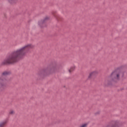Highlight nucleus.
<instances>
[{"mask_svg":"<svg viewBox=\"0 0 127 127\" xmlns=\"http://www.w3.org/2000/svg\"><path fill=\"white\" fill-rule=\"evenodd\" d=\"M48 19H49V17H46L43 20H42L39 22V25L41 27H44V26H45V23Z\"/></svg>","mask_w":127,"mask_h":127,"instance_id":"0eeeda50","label":"nucleus"},{"mask_svg":"<svg viewBox=\"0 0 127 127\" xmlns=\"http://www.w3.org/2000/svg\"><path fill=\"white\" fill-rule=\"evenodd\" d=\"M120 123L118 121H113L110 122L106 127H119Z\"/></svg>","mask_w":127,"mask_h":127,"instance_id":"39448f33","label":"nucleus"},{"mask_svg":"<svg viewBox=\"0 0 127 127\" xmlns=\"http://www.w3.org/2000/svg\"><path fill=\"white\" fill-rule=\"evenodd\" d=\"M120 76H121L122 78H124L125 73L124 72L118 73L116 71H113L111 75V77L109 78L108 85H112V82L114 81V79L120 80Z\"/></svg>","mask_w":127,"mask_h":127,"instance_id":"7ed1b4c3","label":"nucleus"},{"mask_svg":"<svg viewBox=\"0 0 127 127\" xmlns=\"http://www.w3.org/2000/svg\"><path fill=\"white\" fill-rule=\"evenodd\" d=\"M6 87H7V84L5 82V79L0 78V91L4 90Z\"/></svg>","mask_w":127,"mask_h":127,"instance_id":"20e7f679","label":"nucleus"},{"mask_svg":"<svg viewBox=\"0 0 127 127\" xmlns=\"http://www.w3.org/2000/svg\"><path fill=\"white\" fill-rule=\"evenodd\" d=\"M7 123V121H5L4 122H2L0 124V127H4L5 125Z\"/></svg>","mask_w":127,"mask_h":127,"instance_id":"9d476101","label":"nucleus"},{"mask_svg":"<svg viewBox=\"0 0 127 127\" xmlns=\"http://www.w3.org/2000/svg\"><path fill=\"white\" fill-rule=\"evenodd\" d=\"M10 115H12V114H13V111H11L10 113H9Z\"/></svg>","mask_w":127,"mask_h":127,"instance_id":"4468645a","label":"nucleus"},{"mask_svg":"<svg viewBox=\"0 0 127 127\" xmlns=\"http://www.w3.org/2000/svg\"><path fill=\"white\" fill-rule=\"evenodd\" d=\"M58 71V67L57 64L55 62H53L49 64L47 67L41 70L39 72V75H43V76H47L53 73H55Z\"/></svg>","mask_w":127,"mask_h":127,"instance_id":"f03ea898","label":"nucleus"},{"mask_svg":"<svg viewBox=\"0 0 127 127\" xmlns=\"http://www.w3.org/2000/svg\"><path fill=\"white\" fill-rule=\"evenodd\" d=\"M80 127H87V124H83L82 126Z\"/></svg>","mask_w":127,"mask_h":127,"instance_id":"ddd939ff","label":"nucleus"},{"mask_svg":"<svg viewBox=\"0 0 127 127\" xmlns=\"http://www.w3.org/2000/svg\"><path fill=\"white\" fill-rule=\"evenodd\" d=\"M10 71H4L2 73V76H7L8 75H10Z\"/></svg>","mask_w":127,"mask_h":127,"instance_id":"6e6552de","label":"nucleus"},{"mask_svg":"<svg viewBox=\"0 0 127 127\" xmlns=\"http://www.w3.org/2000/svg\"><path fill=\"white\" fill-rule=\"evenodd\" d=\"M33 48V46L31 44L28 45L21 49L12 52L8 56L7 58L4 60L1 63V65H10V64H14L19 61V59L25 55L27 51L29 49Z\"/></svg>","mask_w":127,"mask_h":127,"instance_id":"f257e3e1","label":"nucleus"},{"mask_svg":"<svg viewBox=\"0 0 127 127\" xmlns=\"http://www.w3.org/2000/svg\"><path fill=\"white\" fill-rule=\"evenodd\" d=\"M75 70V66H72L70 67V69H69V73H71L72 71H74Z\"/></svg>","mask_w":127,"mask_h":127,"instance_id":"f8f14e48","label":"nucleus"},{"mask_svg":"<svg viewBox=\"0 0 127 127\" xmlns=\"http://www.w3.org/2000/svg\"><path fill=\"white\" fill-rule=\"evenodd\" d=\"M52 14H53L55 17H56L58 21H62V20H63V19L61 17L59 16V15L57 14V12L54 11L52 12Z\"/></svg>","mask_w":127,"mask_h":127,"instance_id":"423d86ee","label":"nucleus"},{"mask_svg":"<svg viewBox=\"0 0 127 127\" xmlns=\"http://www.w3.org/2000/svg\"><path fill=\"white\" fill-rule=\"evenodd\" d=\"M8 1L11 4H13V3H15L17 1V0H8Z\"/></svg>","mask_w":127,"mask_h":127,"instance_id":"9b49d317","label":"nucleus"},{"mask_svg":"<svg viewBox=\"0 0 127 127\" xmlns=\"http://www.w3.org/2000/svg\"><path fill=\"white\" fill-rule=\"evenodd\" d=\"M97 114H99V113H97Z\"/></svg>","mask_w":127,"mask_h":127,"instance_id":"2eb2a0df","label":"nucleus"},{"mask_svg":"<svg viewBox=\"0 0 127 127\" xmlns=\"http://www.w3.org/2000/svg\"><path fill=\"white\" fill-rule=\"evenodd\" d=\"M96 74H98V72L97 71H93L89 74V76L88 78H91L92 76H95Z\"/></svg>","mask_w":127,"mask_h":127,"instance_id":"1a4fd4ad","label":"nucleus"}]
</instances>
